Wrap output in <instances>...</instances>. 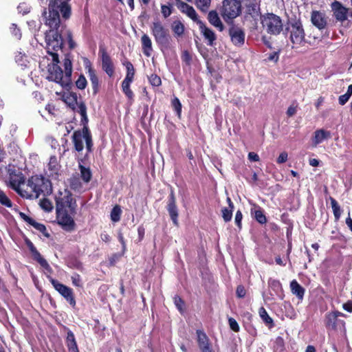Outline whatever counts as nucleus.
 <instances>
[{
  "instance_id": "f257e3e1",
  "label": "nucleus",
  "mask_w": 352,
  "mask_h": 352,
  "mask_svg": "<svg viewBox=\"0 0 352 352\" xmlns=\"http://www.w3.org/2000/svg\"><path fill=\"white\" fill-rule=\"evenodd\" d=\"M56 219L63 229L67 232L75 230L74 217L76 214V203L72 193L67 189L60 191L56 197Z\"/></svg>"
},
{
  "instance_id": "f03ea898",
  "label": "nucleus",
  "mask_w": 352,
  "mask_h": 352,
  "mask_svg": "<svg viewBox=\"0 0 352 352\" xmlns=\"http://www.w3.org/2000/svg\"><path fill=\"white\" fill-rule=\"evenodd\" d=\"M51 192L52 186L50 180L41 175H34L28 179L23 197L37 199L42 194L45 195Z\"/></svg>"
},
{
  "instance_id": "7ed1b4c3",
  "label": "nucleus",
  "mask_w": 352,
  "mask_h": 352,
  "mask_svg": "<svg viewBox=\"0 0 352 352\" xmlns=\"http://www.w3.org/2000/svg\"><path fill=\"white\" fill-rule=\"evenodd\" d=\"M59 12L65 19L70 16L71 9L69 5L61 0H54L49 6V12H45V23L50 28H58L60 23Z\"/></svg>"
},
{
  "instance_id": "20e7f679",
  "label": "nucleus",
  "mask_w": 352,
  "mask_h": 352,
  "mask_svg": "<svg viewBox=\"0 0 352 352\" xmlns=\"http://www.w3.org/2000/svg\"><path fill=\"white\" fill-rule=\"evenodd\" d=\"M56 94L59 96V99L68 107L80 114L82 122H87L86 107L81 100L78 99L76 93L72 91L71 89H60V91L56 92Z\"/></svg>"
},
{
  "instance_id": "39448f33",
  "label": "nucleus",
  "mask_w": 352,
  "mask_h": 352,
  "mask_svg": "<svg viewBox=\"0 0 352 352\" xmlns=\"http://www.w3.org/2000/svg\"><path fill=\"white\" fill-rule=\"evenodd\" d=\"M286 30L289 40L292 44V48H299L305 45L307 43L305 32L300 20L289 21Z\"/></svg>"
},
{
  "instance_id": "423d86ee",
  "label": "nucleus",
  "mask_w": 352,
  "mask_h": 352,
  "mask_svg": "<svg viewBox=\"0 0 352 352\" xmlns=\"http://www.w3.org/2000/svg\"><path fill=\"white\" fill-rule=\"evenodd\" d=\"M57 28H51L45 34L46 48L47 52L52 56V60L59 63L58 54L56 52L60 50L63 45V38L56 30Z\"/></svg>"
},
{
  "instance_id": "0eeeda50",
  "label": "nucleus",
  "mask_w": 352,
  "mask_h": 352,
  "mask_svg": "<svg viewBox=\"0 0 352 352\" xmlns=\"http://www.w3.org/2000/svg\"><path fill=\"white\" fill-rule=\"evenodd\" d=\"M263 30L269 34L278 35L283 30L281 18L273 13H267L261 17Z\"/></svg>"
},
{
  "instance_id": "6e6552de",
  "label": "nucleus",
  "mask_w": 352,
  "mask_h": 352,
  "mask_svg": "<svg viewBox=\"0 0 352 352\" xmlns=\"http://www.w3.org/2000/svg\"><path fill=\"white\" fill-rule=\"evenodd\" d=\"M72 142L75 149L80 152L84 148V142L86 143V148L88 152L91 151L93 146L91 135L87 126H84L82 131H74L72 135Z\"/></svg>"
},
{
  "instance_id": "1a4fd4ad",
  "label": "nucleus",
  "mask_w": 352,
  "mask_h": 352,
  "mask_svg": "<svg viewBox=\"0 0 352 352\" xmlns=\"http://www.w3.org/2000/svg\"><path fill=\"white\" fill-rule=\"evenodd\" d=\"M151 30L155 42L158 45L161 46L168 45L170 36L168 30L164 27L160 21L153 22L151 25Z\"/></svg>"
},
{
  "instance_id": "9d476101",
  "label": "nucleus",
  "mask_w": 352,
  "mask_h": 352,
  "mask_svg": "<svg viewBox=\"0 0 352 352\" xmlns=\"http://www.w3.org/2000/svg\"><path fill=\"white\" fill-rule=\"evenodd\" d=\"M340 316L344 317L345 314L338 311H333L327 313L324 319L326 327L333 330L339 329L342 331H345V322L343 320L338 318Z\"/></svg>"
},
{
  "instance_id": "9b49d317",
  "label": "nucleus",
  "mask_w": 352,
  "mask_h": 352,
  "mask_svg": "<svg viewBox=\"0 0 352 352\" xmlns=\"http://www.w3.org/2000/svg\"><path fill=\"white\" fill-rule=\"evenodd\" d=\"M241 13V3L237 0H224L222 16L225 21L236 18Z\"/></svg>"
},
{
  "instance_id": "f8f14e48",
  "label": "nucleus",
  "mask_w": 352,
  "mask_h": 352,
  "mask_svg": "<svg viewBox=\"0 0 352 352\" xmlns=\"http://www.w3.org/2000/svg\"><path fill=\"white\" fill-rule=\"evenodd\" d=\"M58 63L52 60V63L49 65L47 78L58 83L62 87L68 86L69 80H67L63 76V71L58 65Z\"/></svg>"
},
{
  "instance_id": "ddd939ff",
  "label": "nucleus",
  "mask_w": 352,
  "mask_h": 352,
  "mask_svg": "<svg viewBox=\"0 0 352 352\" xmlns=\"http://www.w3.org/2000/svg\"><path fill=\"white\" fill-rule=\"evenodd\" d=\"M50 283L54 287V289L63 296L71 305L73 307L76 305V300L73 296V292L69 287L59 283L58 280L54 279L50 276H47Z\"/></svg>"
},
{
  "instance_id": "4468645a",
  "label": "nucleus",
  "mask_w": 352,
  "mask_h": 352,
  "mask_svg": "<svg viewBox=\"0 0 352 352\" xmlns=\"http://www.w3.org/2000/svg\"><path fill=\"white\" fill-rule=\"evenodd\" d=\"M10 186L23 197V193L26 190L27 183L22 173L11 174L10 176Z\"/></svg>"
},
{
  "instance_id": "2eb2a0df",
  "label": "nucleus",
  "mask_w": 352,
  "mask_h": 352,
  "mask_svg": "<svg viewBox=\"0 0 352 352\" xmlns=\"http://www.w3.org/2000/svg\"><path fill=\"white\" fill-rule=\"evenodd\" d=\"M229 35L234 45L240 47L244 44L245 32L240 28L234 26L230 28L229 30Z\"/></svg>"
},
{
  "instance_id": "dca6fc26",
  "label": "nucleus",
  "mask_w": 352,
  "mask_h": 352,
  "mask_svg": "<svg viewBox=\"0 0 352 352\" xmlns=\"http://www.w3.org/2000/svg\"><path fill=\"white\" fill-rule=\"evenodd\" d=\"M167 210L174 225L178 226V210L176 206V199L173 191H171L167 204Z\"/></svg>"
},
{
  "instance_id": "f3484780",
  "label": "nucleus",
  "mask_w": 352,
  "mask_h": 352,
  "mask_svg": "<svg viewBox=\"0 0 352 352\" xmlns=\"http://www.w3.org/2000/svg\"><path fill=\"white\" fill-rule=\"evenodd\" d=\"M311 21L317 28L323 30L327 24V17L324 12L314 10L311 14Z\"/></svg>"
},
{
  "instance_id": "a211bd4d",
  "label": "nucleus",
  "mask_w": 352,
  "mask_h": 352,
  "mask_svg": "<svg viewBox=\"0 0 352 352\" xmlns=\"http://www.w3.org/2000/svg\"><path fill=\"white\" fill-rule=\"evenodd\" d=\"M198 26L201 34L204 36L205 40L207 41V44L212 46L217 39L215 33L212 30L206 26V25L201 21L198 22Z\"/></svg>"
},
{
  "instance_id": "6ab92c4d",
  "label": "nucleus",
  "mask_w": 352,
  "mask_h": 352,
  "mask_svg": "<svg viewBox=\"0 0 352 352\" xmlns=\"http://www.w3.org/2000/svg\"><path fill=\"white\" fill-rule=\"evenodd\" d=\"M60 168L61 166L57 157L52 155L50 157L47 163L46 173L50 177L57 178Z\"/></svg>"
},
{
  "instance_id": "aec40b11",
  "label": "nucleus",
  "mask_w": 352,
  "mask_h": 352,
  "mask_svg": "<svg viewBox=\"0 0 352 352\" xmlns=\"http://www.w3.org/2000/svg\"><path fill=\"white\" fill-rule=\"evenodd\" d=\"M331 137V132L324 129H317L314 131L311 138L312 146L316 147L324 140L330 139Z\"/></svg>"
},
{
  "instance_id": "412c9836",
  "label": "nucleus",
  "mask_w": 352,
  "mask_h": 352,
  "mask_svg": "<svg viewBox=\"0 0 352 352\" xmlns=\"http://www.w3.org/2000/svg\"><path fill=\"white\" fill-rule=\"evenodd\" d=\"M197 342L201 352L211 350L209 340L204 332L201 330L197 331Z\"/></svg>"
},
{
  "instance_id": "4be33fe9",
  "label": "nucleus",
  "mask_w": 352,
  "mask_h": 352,
  "mask_svg": "<svg viewBox=\"0 0 352 352\" xmlns=\"http://www.w3.org/2000/svg\"><path fill=\"white\" fill-rule=\"evenodd\" d=\"M332 9L336 19L339 21H344L347 17L348 10L343 7L339 2H334L332 4Z\"/></svg>"
},
{
  "instance_id": "5701e85b",
  "label": "nucleus",
  "mask_w": 352,
  "mask_h": 352,
  "mask_svg": "<svg viewBox=\"0 0 352 352\" xmlns=\"http://www.w3.org/2000/svg\"><path fill=\"white\" fill-rule=\"evenodd\" d=\"M207 19L209 23L217 28L219 31H223L224 29V26L221 21V19L215 10H211L208 12Z\"/></svg>"
},
{
  "instance_id": "b1692460",
  "label": "nucleus",
  "mask_w": 352,
  "mask_h": 352,
  "mask_svg": "<svg viewBox=\"0 0 352 352\" xmlns=\"http://www.w3.org/2000/svg\"><path fill=\"white\" fill-rule=\"evenodd\" d=\"M102 69L109 76H113L114 72L113 65L109 56L105 52H103L102 54Z\"/></svg>"
},
{
  "instance_id": "393cba45",
  "label": "nucleus",
  "mask_w": 352,
  "mask_h": 352,
  "mask_svg": "<svg viewBox=\"0 0 352 352\" xmlns=\"http://www.w3.org/2000/svg\"><path fill=\"white\" fill-rule=\"evenodd\" d=\"M124 65L126 69V76L122 82V88H129L134 76V67L130 62L125 63Z\"/></svg>"
},
{
  "instance_id": "a878e982",
  "label": "nucleus",
  "mask_w": 352,
  "mask_h": 352,
  "mask_svg": "<svg viewBox=\"0 0 352 352\" xmlns=\"http://www.w3.org/2000/svg\"><path fill=\"white\" fill-rule=\"evenodd\" d=\"M31 251L33 253L34 258L38 262V263L46 270L47 273L51 274L52 270L47 261L41 256L40 253L33 246L31 247Z\"/></svg>"
},
{
  "instance_id": "bb28decb",
  "label": "nucleus",
  "mask_w": 352,
  "mask_h": 352,
  "mask_svg": "<svg viewBox=\"0 0 352 352\" xmlns=\"http://www.w3.org/2000/svg\"><path fill=\"white\" fill-rule=\"evenodd\" d=\"M290 289L292 293L296 296L300 300H302L305 294V289L296 280H293L290 283Z\"/></svg>"
},
{
  "instance_id": "cd10ccee",
  "label": "nucleus",
  "mask_w": 352,
  "mask_h": 352,
  "mask_svg": "<svg viewBox=\"0 0 352 352\" xmlns=\"http://www.w3.org/2000/svg\"><path fill=\"white\" fill-rule=\"evenodd\" d=\"M143 53L146 56H150L153 51L152 42L151 38L147 34H143L141 38Z\"/></svg>"
},
{
  "instance_id": "c85d7f7f",
  "label": "nucleus",
  "mask_w": 352,
  "mask_h": 352,
  "mask_svg": "<svg viewBox=\"0 0 352 352\" xmlns=\"http://www.w3.org/2000/svg\"><path fill=\"white\" fill-rule=\"evenodd\" d=\"M66 342L69 352H79L74 335L71 331L67 332Z\"/></svg>"
},
{
  "instance_id": "c756f323",
  "label": "nucleus",
  "mask_w": 352,
  "mask_h": 352,
  "mask_svg": "<svg viewBox=\"0 0 352 352\" xmlns=\"http://www.w3.org/2000/svg\"><path fill=\"white\" fill-rule=\"evenodd\" d=\"M252 214H254L255 219L260 223L264 224L267 221L265 215L260 208H255L251 210Z\"/></svg>"
},
{
  "instance_id": "7c9ffc66",
  "label": "nucleus",
  "mask_w": 352,
  "mask_h": 352,
  "mask_svg": "<svg viewBox=\"0 0 352 352\" xmlns=\"http://www.w3.org/2000/svg\"><path fill=\"white\" fill-rule=\"evenodd\" d=\"M196 7L203 12H206L211 4V0H193Z\"/></svg>"
},
{
  "instance_id": "2f4dec72",
  "label": "nucleus",
  "mask_w": 352,
  "mask_h": 352,
  "mask_svg": "<svg viewBox=\"0 0 352 352\" xmlns=\"http://www.w3.org/2000/svg\"><path fill=\"white\" fill-rule=\"evenodd\" d=\"M172 30L175 34L179 36L184 34V25L181 21H174L172 24Z\"/></svg>"
},
{
  "instance_id": "473e14b6",
  "label": "nucleus",
  "mask_w": 352,
  "mask_h": 352,
  "mask_svg": "<svg viewBox=\"0 0 352 352\" xmlns=\"http://www.w3.org/2000/svg\"><path fill=\"white\" fill-rule=\"evenodd\" d=\"M259 316L261 318V319L267 324H270L271 326H273V320L272 318L268 315L267 311L264 307H261L258 311Z\"/></svg>"
},
{
  "instance_id": "72a5a7b5",
  "label": "nucleus",
  "mask_w": 352,
  "mask_h": 352,
  "mask_svg": "<svg viewBox=\"0 0 352 352\" xmlns=\"http://www.w3.org/2000/svg\"><path fill=\"white\" fill-rule=\"evenodd\" d=\"M80 170V175L82 179L85 182L88 183L91 178V173L89 168H85L82 165L79 166Z\"/></svg>"
},
{
  "instance_id": "f704fd0d",
  "label": "nucleus",
  "mask_w": 352,
  "mask_h": 352,
  "mask_svg": "<svg viewBox=\"0 0 352 352\" xmlns=\"http://www.w3.org/2000/svg\"><path fill=\"white\" fill-rule=\"evenodd\" d=\"M122 210L118 205L114 206L111 212V219L113 222H118L120 219Z\"/></svg>"
},
{
  "instance_id": "c9c22d12",
  "label": "nucleus",
  "mask_w": 352,
  "mask_h": 352,
  "mask_svg": "<svg viewBox=\"0 0 352 352\" xmlns=\"http://www.w3.org/2000/svg\"><path fill=\"white\" fill-rule=\"evenodd\" d=\"M15 60L21 67L27 66V56L21 52H18L15 55Z\"/></svg>"
},
{
  "instance_id": "e433bc0d",
  "label": "nucleus",
  "mask_w": 352,
  "mask_h": 352,
  "mask_svg": "<svg viewBox=\"0 0 352 352\" xmlns=\"http://www.w3.org/2000/svg\"><path fill=\"white\" fill-rule=\"evenodd\" d=\"M64 67H65V78L67 80H69V77L72 74V62L69 58L64 59Z\"/></svg>"
},
{
  "instance_id": "4c0bfd02",
  "label": "nucleus",
  "mask_w": 352,
  "mask_h": 352,
  "mask_svg": "<svg viewBox=\"0 0 352 352\" xmlns=\"http://www.w3.org/2000/svg\"><path fill=\"white\" fill-rule=\"evenodd\" d=\"M86 67L88 69L89 77L91 82L92 86L94 87H97L98 86V80L95 74L94 71L92 69L90 65H87Z\"/></svg>"
},
{
  "instance_id": "58836bf2",
  "label": "nucleus",
  "mask_w": 352,
  "mask_h": 352,
  "mask_svg": "<svg viewBox=\"0 0 352 352\" xmlns=\"http://www.w3.org/2000/svg\"><path fill=\"white\" fill-rule=\"evenodd\" d=\"M331 204L333 211V214L336 219H338L341 215L340 208L338 202L333 198L331 199Z\"/></svg>"
},
{
  "instance_id": "ea45409f",
  "label": "nucleus",
  "mask_w": 352,
  "mask_h": 352,
  "mask_svg": "<svg viewBox=\"0 0 352 352\" xmlns=\"http://www.w3.org/2000/svg\"><path fill=\"white\" fill-rule=\"evenodd\" d=\"M171 104H172L173 108L176 111L178 117L180 118L181 113H182V104H181L179 100L177 98L175 97L172 100Z\"/></svg>"
},
{
  "instance_id": "a19ab883",
  "label": "nucleus",
  "mask_w": 352,
  "mask_h": 352,
  "mask_svg": "<svg viewBox=\"0 0 352 352\" xmlns=\"http://www.w3.org/2000/svg\"><path fill=\"white\" fill-rule=\"evenodd\" d=\"M40 206L46 212H50L53 209L52 202L47 199H43L40 201Z\"/></svg>"
},
{
  "instance_id": "79ce46f5",
  "label": "nucleus",
  "mask_w": 352,
  "mask_h": 352,
  "mask_svg": "<svg viewBox=\"0 0 352 352\" xmlns=\"http://www.w3.org/2000/svg\"><path fill=\"white\" fill-rule=\"evenodd\" d=\"M234 208H223L221 210L222 217L226 222L230 221L232 217V210Z\"/></svg>"
},
{
  "instance_id": "37998d69",
  "label": "nucleus",
  "mask_w": 352,
  "mask_h": 352,
  "mask_svg": "<svg viewBox=\"0 0 352 352\" xmlns=\"http://www.w3.org/2000/svg\"><path fill=\"white\" fill-rule=\"evenodd\" d=\"M69 183L72 188L74 190H78L81 187V183L76 176L71 177Z\"/></svg>"
},
{
  "instance_id": "c03bdc74",
  "label": "nucleus",
  "mask_w": 352,
  "mask_h": 352,
  "mask_svg": "<svg viewBox=\"0 0 352 352\" xmlns=\"http://www.w3.org/2000/svg\"><path fill=\"white\" fill-rule=\"evenodd\" d=\"M274 350L282 351L284 349V340L282 337H277L275 340Z\"/></svg>"
},
{
  "instance_id": "a18cd8bd",
  "label": "nucleus",
  "mask_w": 352,
  "mask_h": 352,
  "mask_svg": "<svg viewBox=\"0 0 352 352\" xmlns=\"http://www.w3.org/2000/svg\"><path fill=\"white\" fill-rule=\"evenodd\" d=\"M0 203L7 207L12 206L11 201L3 191H0Z\"/></svg>"
},
{
  "instance_id": "49530a36",
  "label": "nucleus",
  "mask_w": 352,
  "mask_h": 352,
  "mask_svg": "<svg viewBox=\"0 0 352 352\" xmlns=\"http://www.w3.org/2000/svg\"><path fill=\"white\" fill-rule=\"evenodd\" d=\"M30 225H32L34 228H36V230H38V231H40L41 232L44 234L45 236H49V234L47 233H46V231H47L46 228L43 224L37 223L34 220V221H32V222L31 223Z\"/></svg>"
},
{
  "instance_id": "de8ad7c7",
  "label": "nucleus",
  "mask_w": 352,
  "mask_h": 352,
  "mask_svg": "<svg viewBox=\"0 0 352 352\" xmlns=\"http://www.w3.org/2000/svg\"><path fill=\"white\" fill-rule=\"evenodd\" d=\"M148 80L152 86L158 87L161 85V78L156 74L151 75Z\"/></svg>"
},
{
  "instance_id": "09e8293b",
  "label": "nucleus",
  "mask_w": 352,
  "mask_h": 352,
  "mask_svg": "<svg viewBox=\"0 0 352 352\" xmlns=\"http://www.w3.org/2000/svg\"><path fill=\"white\" fill-rule=\"evenodd\" d=\"M352 94V89H347V91L345 94L342 95L339 97V102L340 104H344L349 99Z\"/></svg>"
},
{
  "instance_id": "8fccbe9b",
  "label": "nucleus",
  "mask_w": 352,
  "mask_h": 352,
  "mask_svg": "<svg viewBox=\"0 0 352 352\" xmlns=\"http://www.w3.org/2000/svg\"><path fill=\"white\" fill-rule=\"evenodd\" d=\"M63 34H64V36H66V38H67V40L68 41V43L69 45V47L70 48H74V46H75V43H74V42L72 40V36L71 32L69 30H65V32Z\"/></svg>"
},
{
  "instance_id": "3c124183",
  "label": "nucleus",
  "mask_w": 352,
  "mask_h": 352,
  "mask_svg": "<svg viewBox=\"0 0 352 352\" xmlns=\"http://www.w3.org/2000/svg\"><path fill=\"white\" fill-rule=\"evenodd\" d=\"M161 10L162 14L164 18H167L172 13L171 8L169 6L162 5L161 7Z\"/></svg>"
},
{
  "instance_id": "603ef678",
  "label": "nucleus",
  "mask_w": 352,
  "mask_h": 352,
  "mask_svg": "<svg viewBox=\"0 0 352 352\" xmlns=\"http://www.w3.org/2000/svg\"><path fill=\"white\" fill-rule=\"evenodd\" d=\"M297 110H298V105L293 104L288 107L286 113L288 117H292L296 113Z\"/></svg>"
},
{
  "instance_id": "864d4df0",
  "label": "nucleus",
  "mask_w": 352,
  "mask_h": 352,
  "mask_svg": "<svg viewBox=\"0 0 352 352\" xmlns=\"http://www.w3.org/2000/svg\"><path fill=\"white\" fill-rule=\"evenodd\" d=\"M77 88H85L87 85V80L83 76H80L76 82Z\"/></svg>"
},
{
  "instance_id": "5fc2aeb1",
  "label": "nucleus",
  "mask_w": 352,
  "mask_h": 352,
  "mask_svg": "<svg viewBox=\"0 0 352 352\" xmlns=\"http://www.w3.org/2000/svg\"><path fill=\"white\" fill-rule=\"evenodd\" d=\"M228 322L230 327L232 330L235 332H238L239 331V326L235 319L230 318Z\"/></svg>"
},
{
  "instance_id": "6e6d98bb",
  "label": "nucleus",
  "mask_w": 352,
  "mask_h": 352,
  "mask_svg": "<svg viewBox=\"0 0 352 352\" xmlns=\"http://www.w3.org/2000/svg\"><path fill=\"white\" fill-rule=\"evenodd\" d=\"M10 30L12 34L16 37L17 39H20L21 36V33L20 30L16 27V24H12L10 27Z\"/></svg>"
},
{
  "instance_id": "4d7b16f0",
  "label": "nucleus",
  "mask_w": 352,
  "mask_h": 352,
  "mask_svg": "<svg viewBox=\"0 0 352 352\" xmlns=\"http://www.w3.org/2000/svg\"><path fill=\"white\" fill-rule=\"evenodd\" d=\"M72 283L74 285L76 286V287H82V280H81V278L80 276V275L78 274H74L72 276Z\"/></svg>"
},
{
  "instance_id": "13d9d810",
  "label": "nucleus",
  "mask_w": 352,
  "mask_h": 352,
  "mask_svg": "<svg viewBox=\"0 0 352 352\" xmlns=\"http://www.w3.org/2000/svg\"><path fill=\"white\" fill-rule=\"evenodd\" d=\"M174 302L175 306L177 307L179 311L182 312L183 311V305H184V301L182 300V298L179 296H175L174 298Z\"/></svg>"
},
{
  "instance_id": "bf43d9fd",
  "label": "nucleus",
  "mask_w": 352,
  "mask_h": 352,
  "mask_svg": "<svg viewBox=\"0 0 352 352\" xmlns=\"http://www.w3.org/2000/svg\"><path fill=\"white\" fill-rule=\"evenodd\" d=\"M287 159H288L287 153L285 151H283L279 155L278 157L277 158V163H278V164L285 163V162H287Z\"/></svg>"
},
{
  "instance_id": "052dcab7",
  "label": "nucleus",
  "mask_w": 352,
  "mask_h": 352,
  "mask_svg": "<svg viewBox=\"0 0 352 352\" xmlns=\"http://www.w3.org/2000/svg\"><path fill=\"white\" fill-rule=\"evenodd\" d=\"M243 215L240 210H238L235 215V223L238 226L239 228L241 227V221H242Z\"/></svg>"
},
{
  "instance_id": "680f3d73",
  "label": "nucleus",
  "mask_w": 352,
  "mask_h": 352,
  "mask_svg": "<svg viewBox=\"0 0 352 352\" xmlns=\"http://www.w3.org/2000/svg\"><path fill=\"white\" fill-rule=\"evenodd\" d=\"M236 293L239 298H243L245 296L246 292L243 286L239 285L236 288Z\"/></svg>"
},
{
  "instance_id": "e2e57ef3",
  "label": "nucleus",
  "mask_w": 352,
  "mask_h": 352,
  "mask_svg": "<svg viewBox=\"0 0 352 352\" xmlns=\"http://www.w3.org/2000/svg\"><path fill=\"white\" fill-rule=\"evenodd\" d=\"M182 59L183 61H184L186 64H190V62L191 60V56L190 53L188 51L183 52L182 54Z\"/></svg>"
},
{
  "instance_id": "0e129e2a",
  "label": "nucleus",
  "mask_w": 352,
  "mask_h": 352,
  "mask_svg": "<svg viewBox=\"0 0 352 352\" xmlns=\"http://www.w3.org/2000/svg\"><path fill=\"white\" fill-rule=\"evenodd\" d=\"M249 10L252 11L251 14L258 15L260 13V6L257 3L253 4L252 6L249 7Z\"/></svg>"
},
{
  "instance_id": "69168bd1",
  "label": "nucleus",
  "mask_w": 352,
  "mask_h": 352,
  "mask_svg": "<svg viewBox=\"0 0 352 352\" xmlns=\"http://www.w3.org/2000/svg\"><path fill=\"white\" fill-rule=\"evenodd\" d=\"M248 159L252 162H258L259 161V156L256 153L250 152L248 153Z\"/></svg>"
},
{
  "instance_id": "338daca9",
  "label": "nucleus",
  "mask_w": 352,
  "mask_h": 352,
  "mask_svg": "<svg viewBox=\"0 0 352 352\" xmlns=\"http://www.w3.org/2000/svg\"><path fill=\"white\" fill-rule=\"evenodd\" d=\"M342 308L345 311L351 313L352 312V301L349 300V301L346 302V303H344L342 305Z\"/></svg>"
},
{
  "instance_id": "774afa93",
  "label": "nucleus",
  "mask_w": 352,
  "mask_h": 352,
  "mask_svg": "<svg viewBox=\"0 0 352 352\" xmlns=\"http://www.w3.org/2000/svg\"><path fill=\"white\" fill-rule=\"evenodd\" d=\"M100 238H101L102 241H103L106 243L110 241V240H111L110 236L106 232L102 233L100 235Z\"/></svg>"
}]
</instances>
